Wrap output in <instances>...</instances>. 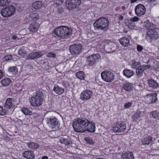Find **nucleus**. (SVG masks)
Here are the masks:
<instances>
[{"instance_id":"1","label":"nucleus","mask_w":159,"mask_h":159,"mask_svg":"<svg viewBox=\"0 0 159 159\" xmlns=\"http://www.w3.org/2000/svg\"><path fill=\"white\" fill-rule=\"evenodd\" d=\"M74 130L78 132H84L87 131L91 132L95 131V127L93 122H91L84 118H78L73 123Z\"/></svg>"},{"instance_id":"2","label":"nucleus","mask_w":159,"mask_h":159,"mask_svg":"<svg viewBox=\"0 0 159 159\" xmlns=\"http://www.w3.org/2000/svg\"><path fill=\"white\" fill-rule=\"evenodd\" d=\"M56 37L60 39L68 38L72 34V30L65 26H61L56 28L54 31Z\"/></svg>"},{"instance_id":"3","label":"nucleus","mask_w":159,"mask_h":159,"mask_svg":"<svg viewBox=\"0 0 159 159\" xmlns=\"http://www.w3.org/2000/svg\"><path fill=\"white\" fill-rule=\"evenodd\" d=\"M109 21L107 19L100 18L96 20L93 23L94 27L104 30H106L108 29Z\"/></svg>"},{"instance_id":"4","label":"nucleus","mask_w":159,"mask_h":159,"mask_svg":"<svg viewBox=\"0 0 159 159\" xmlns=\"http://www.w3.org/2000/svg\"><path fill=\"white\" fill-rule=\"evenodd\" d=\"M43 94L42 91H37L34 97H31L30 100L31 104L33 106L38 107L42 104L43 100Z\"/></svg>"},{"instance_id":"5","label":"nucleus","mask_w":159,"mask_h":159,"mask_svg":"<svg viewBox=\"0 0 159 159\" xmlns=\"http://www.w3.org/2000/svg\"><path fill=\"white\" fill-rule=\"evenodd\" d=\"M16 11V8L13 5H10L5 8L2 9L0 11L2 16L7 17L13 15Z\"/></svg>"},{"instance_id":"6","label":"nucleus","mask_w":159,"mask_h":159,"mask_svg":"<svg viewBox=\"0 0 159 159\" xmlns=\"http://www.w3.org/2000/svg\"><path fill=\"white\" fill-rule=\"evenodd\" d=\"M101 76L103 80L108 82L113 81L115 76L113 73L110 71H104L102 72Z\"/></svg>"},{"instance_id":"7","label":"nucleus","mask_w":159,"mask_h":159,"mask_svg":"<svg viewBox=\"0 0 159 159\" xmlns=\"http://www.w3.org/2000/svg\"><path fill=\"white\" fill-rule=\"evenodd\" d=\"M47 121V124L53 130H57L59 129L60 124L55 117L48 118Z\"/></svg>"},{"instance_id":"8","label":"nucleus","mask_w":159,"mask_h":159,"mask_svg":"<svg viewBox=\"0 0 159 159\" xmlns=\"http://www.w3.org/2000/svg\"><path fill=\"white\" fill-rule=\"evenodd\" d=\"M81 3V0H66V6L69 10L75 8Z\"/></svg>"},{"instance_id":"9","label":"nucleus","mask_w":159,"mask_h":159,"mask_svg":"<svg viewBox=\"0 0 159 159\" xmlns=\"http://www.w3.org/2000/svg\"><path fill=\"white\" fill-rule=\"evenodd\" d=\"M82 46L80 44H74L70 45L69 47V51L72 55H76L81 51Z\"/></svg>"},{"instance_id":"10","label":"nucleus","mask_w":159,"mask_h":159,"mask_svg":"<svg viewBox=\"0 0 159 159\" xmlns=\"http://www.w3.org/2000/svg\"><path fill=\"white\" fill-rule=\"evenodd\" d=\"M100 58V56L98 53L93 54L87 57V61L89 65L91 66L95 64Z\"/></svg>"},{"instance_id":"11","label":"nucleus","mask_w":159,"mask_h":159,"mask_svg":"<svg viewBox=\"0 0 159 159\" xmlns=\"http://www.w3.org/2000/svg\"><path fill=\"white\" fill-rule=\"evenodd\" d=\"M125 124L124 122L117 124L115 126L113 127L112 130L115 133L121 132L124 131L126 129Z\"/></svg>"},{"instance_id":"12","label":"nucleus","mask_w":159,"mask_h":159,"mask_svg":"<svg viewBox=\"0 0 159 159\" xmlns=\"http://www.w3.org/2000/svg\"><path fill=\"white\" fill-rule=\"evenodd\" d=\"M135 10L137 16H140L144 14L146 9L144 5L139 4L136 7Z\"/></svg>"},{"instance_id":"13","label":"nucleus","mask_w":159,"mask_h":159,"mask_svg":"<svg viewBox=\"0 0 159 159\" xmlns=\"http://www.w3.org/2000/svg\"><path fill=\"white\" fill-rule=\"evenodd\" d=\"M93 92L89 90H86L82 92L80 95V99L82 100H86L90 98L93 95Z\"/></svg>"},{"instance_id":"14","label":"nucleus","mask_w":159,"mask_h":159,"mask_svg":"<svg viewBox=\"0 0 159 159\" xmlns=\"http://www.w3.org/2000/svg\"><path fill=\"white\" fill-rule=\"evenodd\" d=\"M146 63L148 65H150L151 68L153 70H159V64L156 60L151 58L147 60Z\"/></svg>"},{"instance_id":"15","label":"nucleus","mask_w":159,"mask_h":159,"mask_svg":"<svg viewBox=\"0 0 159 159\" xmlns=\"http://www.w3.org/2000/svg\"><path fill=\"white\" fill-rule=\"evenodd\" d=\"M43 55L42 53L40 52H33L29 54L27 56L28 58H26L27 60L29 59H34L38 58L41 57Z\"/></svg>"},{"instance_id":"16","label":"nucleus","mask_w":159,"mask_h":159,"mask_svg":"<svg viewBox=\"0 0 159 159\" xmlns=\"http://www.w3.org/2000/svg\"><path fill=\"white\" fill-rule=\"evenodd\" d=\"M59 141L60 143L65 145H70L72 143V141L67 136H65L64 138H61Z\"/></svg>"},{"instance_id":"17","label":"nucleus","mask_w":159,"mask_h":159,"mask_svg":"<svg viewBox=\"0 0 159 159\" xmlns=\"http://www.w3.org/2000/svg\"><path fill=\"white\" fill-rule=\"evenodd\" d=\"M13 101V99L12 98L7 99L4 105L5 107L7 109L12 108L14 106Z\"/></svg>"},{"instance_id":"18","label":"nucleus","mask_w":159,"mask_h":159,"mask_svg":"<svg viewBox=\"0 0 159 159\" xmlns=\"http://www.w3.org/2000/svg\"><path fill=\"white\" fill-rule=\"evenodd\" d=\"M121 158V159H134L133 153L132 152L123 154Z\"/></svg>"},{"instance_id":"19","label":"nucleus","mask_w":159,"mask_h":159,"mask_svg":"<svg viewBox=\"0 0 159 159\" xmlns=\"http://www.w3.org/2000/svg\"><path fill=\"white\" fill-rule=\"evenodd\" d=\"M24 157L28 159H33L34 157V155L33 152L30 151H26L23 153Z\"/></svg>"},{"instance_id":"20","label":"nucleus","mask_w":159,"mask_h":159,"mask_svg":"<svg viewBox=\"0 0 159 159\" xmlns=\"http://www.w3.org/2000/svg\"><path fill=\"white\" fill-rule=\"evenodd\" d=\"M39 27V25L37 23L34 22L30 24L29 29L30 31L35 32L37 31Z\"/></svg>"},{"instance_id":"21","label":"nucleus","mask_w":159,"mask_h":159,"mask_svg":"<svg viewBox=\"0 0 159 159\" xmlns=\"http://www.w3.org/2000/svg\"><path fill=\"white\" fill-rule=\"evenodd\" d=\"M119 41L120 44L123 46L125 47L127 46L129 43V39L125 37H123L121 38Z\"/></svg>"},{"instance_id":"22","label":"nucleus","mask_w":159,"mask_h":159,"mask_svg":"<svg viewBox=\"0 0 159 159\" xmlns=\"http://www.w3.org/2000/svg\"><path fill=\"white\" fill-rule=\"evenodd\" d=\"M147 35L151 39H157L158 38L157 33L156 31H148Z\"/></svg>"},{"instance_id":"23","label":"nucleus","mask_w":159,"mask_h":159,"mask_svg":"<svg viewBox=\"0 0 159 159\" xmlns=\"http://www.w3.org/2000/svg\"><path fill=\"white\" fill-rule=\"evenodd\" d=\"M53 90L57 94L60 95L62 94L64 91V89L55 85L53 88Z\"/></svg>"},{"instance_id":"24","label":"nucleus","mask_w":159,"mask_h":159,"mask_svg":"<svg viewBox=\"0 0 159 159\" xmlns=\"http://www.w3.org/2000/svg\"><path fill=\"white\" fill-rule=\"evenodd\" d=\"M148 84L150 87L152 88H157L158 86L157 82L155 80L152 79L148 80Z\"/></svg>"},{"instance_id":"25","label":"nucleus","mask_w":159,"mask_h":159,"mask_svg":"<svg viewBox=\"0 0 159 159\" xmlns=\"http://www.w3.org/2000/svg\"><path fill=\"white\" fill-rule=\"evenodd\" d=\"M133 88V86L130 83H125L123 85V89L127 91H130Z\"/></svg>"},{"instance_id":"26","label":"nucleus","mask_w":159,"mask_h":159,"mask_svg":"<svg viewBox=\"0 0 159 159\" xmlns=\"http://www.w3.org/2000/svg\"><path fill=\"white\" fill-rule=\"evenodd\" d=\"M39 18V15L37 13H34L30 14L29 16L30 20L36 21Z\"/></svg>"},{"instance_id":"27","label":"nucleus","mask_w":159,"mask_h":159,"mask_svg":"<svg viewBox=\"0 0 159 159\" xmlns=\"http://www.w3.org/2000/svg\"><path fill=\"white\" fill-rule=\"evenodd\" d=\"M152 140V137L149 136L148 137L143 139L142 140V142L143 145H148L151 143Z\"/></svg>"},{"instance_id":"28","label":"nucleus","mask_w":159,"mask_h":159,"mask_svg":"<svg viewBox=\"0 0 159 159\" xmlns=\"http://www.w3.org/2000/svg\"><path fill=\"white\" fill-rule=\"evenodd\" d=\"M124 75L127 78H130L134 75V72L130 70H126L124 71Z\"/></svg>"},{"instance_id":"29","label":"nucleus","mask_w":159,"mask_h":159,"mask_svg":"<svg viewBox=\"0 0 159 159\" xmlns=\"http://www.w3.org/2000/svg\"><path fill=\"white\" fill-rule=\"evenodd\" d=\"M43 4L40 1H37L33 3L32 7L35 9H39L42 6Z\"/></svg>"},{"instance_id":"30","label":"nucleus","mask_w":159,"mask_h":159,"mask_svg":"<svg viewBox=\"0 0 159 159\" xmlns=\"http://www.w3.org/2000/svg\"><path fill=\"white\" fill-rule=\"evenodd\" d=\"M142 67L139 66L136 70V73L138 76H141L143 75V73L144 71Z\"/></svg>"},{"instance_id":"31","label":"nucleus","mask_w":159,"mask_h":159,"mask_svg":"<svg viewBox=\"0 0 159 159\" xmlns=\"http://www.w3.org/2000/svg\"><path fill=\"white\" fill-rule=\"evenodd\" d=\"M141 112L139 111H137L132 116V118L134 120H136L139 119L140 117Z\"/></svg>"},{"instance_id":"32","label":"nucleus","mask_w":159,"mask_h":159,"mask_svg":"<svg viewBox=\"0 0 159 159\" xmlns=\"http://www.w3.org/2000/svg\"><path fill=\"white\" fill-rule=\"evenodd\" d=\"M28 147L31 149H34L39 147V145L37 143L32 142L28 144Z\"/></svg>"},{"instance_id":"33","label":"nucleus","mask_w":159,"mask_h":159,"mask_svg":"<svg viewBox=\"0 0 159 159\" xmlns=\"http://www.w3.org/2000/svg\"><path fill=\"white\" fill-rule=\"evenodd\" d=\"M132 64L131 65V67L133 68H136L137 67H138L139 66H140L141 63L140 62L138 61H136L135 60H133L132 61Z\"/></svg>"},{"instance_id":"34","label":"nucleus","mask_w":159,"mask_h":159,"mask_svg":"<svg viewBox=\"0 0 159 159\" xmlns=\"http://www.w3.org/2000/svg\"><path fill=\"white\" fill-rule=\"evenodd\" d=\"M11 81L9 79L6 78L2 80L1 81V83L3 86H7L10 83Z\"/></svg>"},{"instance_id":"35","label":"nucleus","mask_w":159,"mask_h":159,"mask_svg":"<svg viewBox=\"0 0 159 159\" xmlns=\"http://www.w3.org/2000/svg\"><path fill=\"white\" fill-rule=\"evenodd\" d=\"M150 99L151 100V103H155L157 100V94L154 93L152 95L150 94Z\"/></svg>"},{"instance_id":"36","label":"nucleus","mask_w":159,"mask_h":159,"mask_svg":"<svg viewBox=\"0 0 159 159\" xmlns=\"http://www.w3.org/2000/svg\"><path fill=\"white\" fill-rule=\"evenodd\" d=\"M76 76L80 80H83L84 78V73L82 71H79L76 73Z\"/></svg>"},{"instance_id":"37","label":"nucleus","mask_w":159,"mask_h":159,"mask_svg":"<svg viewBox=\"0 0 159 159\" xmlns=\"http://www.w3.org/2000/svg\"><path fill=\"white\" fill-rule=\"evenodd\" d=\"M22 112L25 115H31L32 112L28 108H23L21 109Z\"/></svg>"},{"instance_id":"38","label":"nucleus","mask_w":159,"mask_h":159,"mask_svg":"<svg viewBox=\"0 0 159 159\" xmlns=\"http://www.w3.org/2000/svg\"><path fill=\"white\" fill-rule=\"evenodd\" d=\"M8 71L13 74H14L17 72V69L15 66L11 67L8 69Z\"/></svg>"},{"instance_id":"39","label":"nucleus","mask_w":159,"mask_h":159,"mask_svg":"<svg viewBox=\"0 0 159 159\" xmlns=\"http://www.w3.org/2000/svg\"><path fill=\"white\" fill-rule=\"evenodd\" d=\"M10 2V0H1L0 1V5L1 7H4L8 4Z\"/></svg>"},{"instance_id":"40","label":"nucleus","mask_w":159,"mask_h":159,"mask_svg":"<svg viewBox=\"0 0 159 159\" xmlns=\"http://www.w3.org/2000/svg\"><path fill=\"white\" fill-rule=\"evenodd\" d=\"M127 25L129 28L131 29H134L135 26L134 23L130 20L128 21Z\"/></svg>"},{"instance_id":"41","label":"nucleus","mask_w":159,"mask_h":159,"mask_svg":"<svg viewBox=\"0 0 159 159\" xmlns=\"http://www.w3.org/2000/svg\"><path fill=\"white\" fill-rule=\"evenodd\" d=\"M27 54L26 52L22 48L20 49L18 52V54L21 56H23L24 55Z\"/></svg>"},{"instance_id":"42","label":"nucleus","mask_w":159,"mask_h":159,"mask_svg":"<svg viewBox=\"0 0 159 159\" xmlns=\"http://www.w3.org/2000/svg\"><path fill=\"white\" fill-rule=\"evenodd\" d=\"M7 113V111L3 109L2 107L0 106V115L2 116H4Z\"/></svg>"},{"instance_id":"43","label":"nucleus","mask_w":159,"mask_h":159,"mask_svg":"<svg viewBox=\"0 0 159 159\" xmlns=\"http://www.w3.org/2000/svg\"><path fill=\"white\" fill-rule=\"evenodd\" d=\"M151 114H152V116L154 118H157L159 116V113L156 111H152Z\"/></svg>"},{"instance_id":"44","label":"nucleus","mask_w":159,"mask_h":159,"mask_svg":"<svg viewBox=\"0 0 159 159\" xmlns=\"http://www.w3.org/2000/svg\"><path fill=\"white\" fill-rule=\"evenodd\" d=\"M85 140L88 143H89L91 144H93V140L91 139H89V138H86L85 139Z\"/></svg>"},{"instance_id":"45","label":"nucleus","mask_w":159,"mask_h":159,"mask_svg":"<svg viewBox=\"0 0 159 159\" xmlns=\"http://www.w3.org/2000/svg\"><path fill=\"white\" fill-rule=\"evenodd\" d=\"M47 56L49 57H56V55L52 52H49L47 54Z\"/></svg>"},{"instance_id":"46","label":"nucleus","mask_w":159,"mask_h":159,"mask_svg":"<svg viewBox=\"0 0 159 159\" xmlns=\"http://www.w3.org/2000/svg\"><path fill=\"white\" fill-rule=\"evenodd\" d=\"M149 27V28L148 29L151 30V31H153L156 28L155 25L153 23H152V25H151Z\"/></svg>"},{"instance_id":"47","label":"nucleus","mask_w":159,"mask_h":159,"mask_svg":"<svg viewBox=\"0 0 159 159\" xmlns=\"http://www.w3.org/2000/svg\"><path fill=\"white\" fill-rule=\"evenodd\" d=\"M12 57L11 55H8L5 56L4 57V59L6 61H7L11 59Z\"/></svg>"},{"instance_id":"48","label":"nucleus","mask_w":159,"mask_h":159,"mask_svg":"<svg viewBox=\"0 0 159 159\" xmlns=\"http://www.w3.org/2000/svg\"><path fill=\"white\" fill-rule=\"evenodd\" d=\"M144 69V70H145V69L147 68H149L151 67V66L150 65H143L141 66Z\"/></svg>"},{"instance_id":"49","label":"nucleus","mask_w":159,"mask_h":159,"mask_svg":"<svg viewBox=\"0 0 159 159\" xmlns=\"http://www.w3.org/2000/svg\"><path fill=\"white\" fill-rule=\"evenodd\" d=\"M139 20V18L137 16H135L130 20L134 23V22L137 21Z\"/></svg>"},{"instance_id":"50","label":"nucleus","mask_w":159,"mask_h":159,"mask_svg":"<svg viewBox=\"0 0 159 159\" xmlns=\"http://www.w3.org/2000/svg\"><path fill=\"white\" fill-rule=\"evenodd\" d=\"M137 49L138 52H141L143 49V48L141 45H138L137 46Z\"/></svg>"},{"instance_id":"51","label":"nucleus","mask_w":159,"mask_h":159,"mask_svg":"<svg viewBox=\"0 0 159 159\" xmlns=\"http://www.w3.org/2000/svg\"><path fill=\"white\" fill-rule=\"evenodd\" d=\"M132 105V104L130 102H128V103L125 104L124 106V107L125 108H127L129 107H131Z\"/></svg>"},{"instance_id":"52","label":"nucleus","mask_w":159,"mask_h":159,"mask_svg":"<svg viewBox=\"0 0 159 159\" xmlns=\"http://www.w3.org/2000/svg\"><path fill=\"white\" fill-rule=\"evenodd\" d=\"M151 25H152V23L149 22H146V23L145 24V27L148 29V28H149V26Z\"/></svg>"},{"instance_id":"53","label":"nucleus","mask_w":159,"mask_h":159,"mask_svg":"<svg viewBox=\"0 0 159 159\" xmlns=\"http://www.w3.org/2000/svg\"><path fill=\"white\" fill-rule=\"evenodd\" d=\"M62 85L63 86H64L65 87H67L69 86V83L65 81H63L62 83Z\"/></svg>"},{"instance_id":"54","label":"nucleus","mask_w":159,"mask_h":159,"mask_svg":"<svg viewBox=\"0 0 159 159\" xmlns=\"http://www.w3.org/2000/svg\"><path fill=\"white\" fill-rule=\"evenodd\" d=\"M64 0H57L56 3L58 5L61 4Z\"/></svg>"},{"instance_id":"55","label":"nucleus","mask_w":159,"mask_h":159,"mask_svg":"<svg viewBox=\"0 0 159 159\" xmlns=\"http://www.w3.org/2000/svg\"><path fill=\"white\" fill-rule=\"evenodd\" d=\"M3 75L2 72V70H0V80L3 77Z\"/></svg>"},{"instance_id":"56","label":"nucleus","mask_w":159,"mask_h":159,"mask_svg":"<svg viewBox=\"0 0 159 159\" xmlns=\"http://www.w3.org/2000/svg\"><path fill=\"white\" fill-rule=\"evenodd\" d=\"M17 38V37L15 35H13L12 37V39L14 40L16 39Z\"/></svg>"},{"instance_id":"57","label":"nucleus","mask_w":159,"mask_h":159,"mask_svg":"<svg viewBox=\"0 0 159 159\" xmlns=\"http://www.w3.org/2000/svg\"><path fill=\"white\" fill-rule=\"evenodd\" d=\"M48 157L47 156H44L41 159H48Z\"/></svg>"},{"instance_id":"58","label":"nucleus","mask_w":159,"mask_h":159,"mask_svg":"<svg viewBox=\"0 0 159 159\" xmlns=\"http://www.w3.org/2000/svg\"><path fill=\"white\" fill-rule=\"evenodd\" d=\"M149 2H153L155 1V0H147Z\"/></svg>"},{"instance_id":"59","label":"nucleus","mask_w":159,"mask_h":159,"mask_svg":"<svg viewBox=\"0 0 159 159\" xmlns=\"http://www.w3.org/2000/svg\"><path fill=\"white\" fill-rule=\"evenodd\" d=\"M137 1V0H131V2L132 3H134L136 2Z\"/></svg>"},{"instance_id":"60","label":"nucleus","mask_w":159,"mask_h":159,"mask_svg":"<svg viewBox=\"0 0 159 159\" xmlns=\"http://www.w3.org/2000/svg\"><path fill=\"white\" fill-rule=\"evenodd\" d=\"M123 16H120V17L119 18V19L120 20H122V19H123Z\"/></svg>"},{"instance_id":"61","label":"nucleus","mask_w":159,"mask_h":159,"mask_svg":"<svg viewBox=\"0 0 159 159\" xmlns=\"http://www.w3.org/2000/svg\"><path fill=\"white\" fill-rule=\"evenodd\" d=\"M111 46V44H110V45H108V48L109 47H110V46Z\"/></svg>"},{"instance_id":"62","label":"nucleus","mask_w":159,"mask_h":159,"mask_svg":"<svg viewBox=\"0 0 159 159\" xmlns=\"http://www.w3.org/2000/svg\"><path fill=\"white\" fill-rule=\"evenodd\" d=\"M110 48L111 49H112V48Z\"/></svg>"},{"instance_id":"63","label":"nucleus","mask_w":159,"mask_h":159,"mask_svg":"<svg viewBox=\"0 0 159 159\" xmlns=\"http://www.w3.org/2000/svg\"><path fill=\"white\" fill-rule=\"evenodd\" d=\"M158 142H159V139L158 140Z\"/></svg>"}]
</instances>
